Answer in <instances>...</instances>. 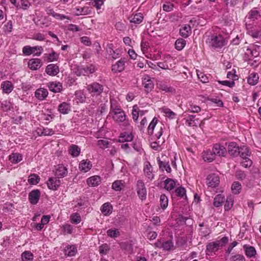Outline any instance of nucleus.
I'll list each match as a JSON object with an SVG mask.
<instances>
[{"label":"nucleus","mask_w":261,"mask_h":261,"mask_svg":"<svg viewBox=\"0 0 261 261\" xmlns=\"http://www.w3.org/2000/svg\"><path fill=\"white\" fill-rule=\"evenodd\" d=\"M228 241V238L224 237L219 240L207 244L205 251L206 255H212L215 254L218 250L224 246L227 243Z\"/></svg>","instance_id":"1"},{"label":"nucleus","mask_w":261,"mask_h":261,"mask_svg":"<svg viewBox=\"0 0 261 261\" xmlns=\"http://www.w3.org/2000/svg\"><path fill=\"white\" fill-rule=\"evenodd\" d=\"M225 41L223 36L220 34L209 35L206 40V43L214 48H221L225 45Z\"/></svg>","instance_id":"2"},{"label":"nucleus","mask_w":261,"mask_h":261,"mask_svg":"<svg viewBox=\"0 0 261 261\" xmlns=\"http://www.w3.org/2000/svg\"><path fill=\"white\" fill-rule=\"evenodd\" d=\"M247 33L253 38H258L261 37V27L258 24L250 22L246 23Z\"/></svg>","instance_id":"3"},{"label":"nucleus","mask_w":261,"mask_h":261,"mask_svg":"<svg viewBox=\"0 0 261 261\" xmlns=\"http://www.w3.org/2000/svg\"><path fill=\"white\" fill-rule=\"evenodd\" d=\"M109 116L117 123L123 122L125 126L129 125L128 121L126 120L125 113L121 109L114 112H110Z\"/></svg>","instance_id":"4"},{"label":"nucleus","mask_w":261,"mask_h":261,"mask_svg":"<svg viewBox=\"0 0 261 261\" xmlns=\"http://www.w3.org/2000/svg\"><path fill=\"white\" fill-rule=\"evenodd\" d=\"M86 88L92 96L99 95L103 90V86L96 82L88 85Z\"/></svg>","instance_id":"5"},{"label":"nucleus","mask_w":261,"mask_h":261,"mask_svg":"<svg viewBox=\"0 0 261 261\" xmlns=\"http://www.w3.org/2000/svg\"><path fill=\"white\" fill-rule=\"evenodd\" d=\"M43 51L42 46H36L31 47L29 45L25 46L22 48L23 54L25 55L29 56L34 54L35 56H39Z\"/></svg>","instance_id":"6"},{"label":"nucleus","mask_w":261,"mask_h":261,"mask_svg":"<svg viewBox=\"0 0 261 261\" xmlns=\"http://www.w3.org/2000/svg\"><path fill=\"white\" fill-rule=\"evenodd\" d=\"M261 20V16L256 9H253L248 13L246 17V23L248 22L258 24V21Z\"/></svg>","instance_id":"7"},{"label":"nucleus","mask_w":261,"mask_h":261,"mask_svg":"<svg viewBox=\"0 0 261 261\" xmlns=\"http://www.w3.org/2000/svg\"><path fill=\"white\" fill-rule=\"evenodd\" d=\"M136 191L138 196L141 200L145 199L146 198L147 191L144 182L141 179H139L136 183Z\"/></svg>","instance_id":"8"},{"label":"nucleus","mask_w":261,"mask_h":261,"mask_svg":"<svg viewBox=\"0 0 261 261\" xmlns=\"http://www.w3.org/2000/svg\"><path fill=\"white\" fill-rule=\"evenodd\" d=\"M212 150L216 156H225L227 154V150L225 147L219 143L215 144L213 145Z\"/></svg>","instance_id":"9"},{"label":"nucleus","mask_w":261,"mask_h":261,"mask_svg":"<svg viewBox=\"0 0 261 261\" xmlns=\"http://www.w3.org/2000/svg\"><path fill=\"white\" fill-rule=\"evenodd\" d=\"M143 172L145 177L149 180H152L154 178V175L153 172L152 167L149 162L144 163Z\"/></svg>","instance_id":"10"},{"label":"nucleus","mask_w":261,"mask_h":261,"mask_svg":"<svg viewBox=\"0 0 261 261\" xmlns=\"http://www.w3.org/2000/svg\"><path fill=\"white\" fill-rule=\"evenodd\" d=\"M126 62L125 58H121L112 66V71L114 73L120 72L125 68V64Z\"/></svg>","instance_id":"11"},{"label":"nucleus","mask_w":261,"mask_h":261,"mask_svg":"<svg viewBox=\"0 0 261 261\" xmlns=\"http://www.w3.org/2000/svg\"><path fill=\"white\" fill-rule=\"evenodd\" d=\"M54 172L58 178H63L67 174L68 170L64 165L59 164L55 166Z\"/></svg>","instance_id":"12"},{"label":"nucleus","mask_w":261,"mask_h":261,"mask_svg":"<svg viewBox=\"0 0 261 261\" xmlns=\"http://www.w3.org/2000/svg\"><path fill=\"white\" fill-rule=\"evenodd\" d=\"M260 48V46L254 44L251 45L247 49L246 54L250 56L251 57H257L259 55V51Z\"/></svg>","instance_id":"13"},{"label":"nucleus","mask_w":261,"mask_h":261,"mask_svg":"<svg viewBox=\"0 0 261 261\" xmlns=\"http://www.w3.org/2000/svg\"><path fill=\"white\" fill-rule=\"evenodd\" d=\"M42 65L40 59L35 58L30 59L28 63V67L32 70H36L39 69Z\"/></svg>","instance_id":"14"},{"label":"nucleus","mask_w":261,"mask_h":261,"mask_svg":"<svg viewBox=\"0 0 261 261\" xmlns=\"http://www.w3.org/2000/svg\"><path fill=\"white\" fill-rule=\"evenodd\" d=\"M61 181L57 177H50L47 181L48 188L52 190H56L60 186Z\"/></svg>","instance_id":"15"},{"label":"nucleus","mask_w":261,"mask_h":261,"mask_svg":"<svg viewBox=\"0 0 261 261\" xmlns=\"http://www.w3.org/2000/svg\"><path fill=\"white\" fill-rule=\"evenodd\" d=\"M142 84L144 86L145 90L149 92L152 90L153 88L154 84L151 79L148 75H145L142 80Z\"/></svg>","instance_id":"16"},{"label":"nucleus","mask_w":261,"mask_h":261,"mask_svg":"<svg viewBox=\"0 0 261 261\" xmlns=\"http://www.w3.org/2000/svg\"><path fill=\"white\" fill-rule=\"evenodd\" d=\"M60 71L59 66L56 64H50L48 65L45 68L46 73L50 76H55Z\"/></svg>","instance_id":"17"},{"label":"nucleus","mask_w":261,"mask_h":261,"mask_svg":"<svg viewBox=\"0 0 261 261\" xmlns=\"http://www.w3.org/2000/svg\"><path fill=\"white\" fill-rule=\"evenodd\" d=\"M92 167L91 161L88 160H83L79 164V169L83 172H87L89 171Z\"/></svg>","instance_id":"18"},{"label":"nucleus","mask_w":261,"mask_h":261,"mask_svg":"<svg viewBox=\"0 0 261 261\" xmlns=\"http://www.w3.org/2000/svg\"><path fill=\"white\" fill-rule=\"evenodd\" d=\"M101 178L100 176L94 175L87 179V184L89 187L98 186L101 182Z\"/></svg>","instance_id":"19"},{"label":"nucleus","mask_w":261,"mask_h":261,"mask_svg":"<svg viewBox=\"0 0 261 261\" xmlns=\"http://www.w3.org/2000/svg\"><path fill=\"white\" fill-rule=\"evenodd\" d=\"M219 184V178L215 174H210L207 177V185L209 187H216Z\"/></svg>","instance_id":"20"},{"label":"nucleus","mask_w":261,"mask_h":261,"mask_svg":"<svg viewBox=\"0 0 261 261\" xmlns=\"http://www.w3.org/2000/svg\"><path fill=\"white\" fill-rule=\"evenodd\" d=\"M40 192L38 190L31 191L29 195V199L31 204H36L40 198Z\"/></svg>","instance_id":"21"},{"label":"nucleus","mask_w":261,"mask_h":261,"mask_svg":"<svg viewBox=\"0 0 261 261\" xmlns=\"http://www.w3.org/2000/svg\"><path fill=\"white\" fill-rule=\"evenodd\" d=\"M202 158L205 162H212L215 159L216 156L212 150L206 149L202 152Z\"/></svg>","instance_id":"22"},{"label":"nucleus","mask_w":261,"mask_h":261,"mask_svg":"<svg viewBox=\"0 0 261 261\" xmlns=\"http://www.w3.org/2000/svg\"><path fill=\"white\" fill-rule=\"evenodd\" d=\"M186 124L189 126H197L199 124L198 118L195 115H188L186 118Z\"/></svg>","instance_id":"23"},{"label":"nucleus","mask_w":261,"mask_h":261,"mask_svg":"<svg viewBox=\"0 0 261 261\" xmlns=\"http://www.w3.org/2000/svg\"><path fill=\"white\" fill-rule=\"evenodd\" d=\"M107 51L112 56V57L114 59H117L119 57L120 55V50L119 49H113V44L112 43H110L108 44L107 47Z\"/></svg>","instance_id":"24"},{"label":"nucleus","mask_w":261,"mask_h":261,"mask_svg":"<svg viewBox=\"0 0 261 261\" xmlns=\"http://www.w3.org/2000/svg\"><path fill=\"white\" fill-rule=\"evenodd\" d=\"M48 94L46 89L40 88L37 89L35 92V97L39 100L45 99Z\"/></svg>","instance_id":"25"},{"label":"nucleus","mask_w":261,"mask_h":261,"mask_svg":"<svg viewBox=\"0 0 261 261\" xmlns=\"http://www.w3.org/2000/svg\"><path fill=\"white\" fill-rule=\"evenodd\" d=\"M1 87L3 90V93L6 94H9L14 89V86L13 84L10 81H8L3 82L1 84Z\"/></svg>","instance_id":"26"},{"label":"nucleus","mask_w":261,"mask_h":261,"mask_svg":"<svg viewBox=\"0 0 261 261\" xmlns=\"http://www.w3.org/2000/svg\"><path fill=\"white\" fill-rule=\"evenodd\" d=\"M65 254L68 256H73L77 252L76 245H68L64 248Z\"/></svg>","instance_id":"27"},{"label":"nucleus","mask_w":261,"mask_h":261,"mask_svg":"<svg viewBox=\"0 0 261 261\" xmlns=\"http://www.w3.org/2000/svg\"><path fill=\"white\" fill-rule=\"evenodd\" d=\"M259 81V75L257 73L252 72L249 73L247 77L248 83L251 86L256 85Z\"/></svg>","instance_id":"28"},{"label":"nucleus","mask_w":261,"mask_h":261,"mask_svg":"<svg viewBox=\"0 0 261 261\" xmlns=\"http://www.w3.org/2000/svg\"><path fill=\"white\" fill-rule=\"evenodd\" d=\"M228 151L232 156H237L239 154V147L234 142H231L228 146Z\"/></svg>","instance_id":"29"},{"label":"nucleus","mask_w":261,"mask_h":261,"mask_svg":"<svg viewBox=\"0 0 261 261\" xmlns=\"http://www.w3.org/2000/svg\"><path fill=\"white\" fill-rule=\"evenodd\" d=\"M158 86L160 90L166 93H173L175 92V89L173 87L169 86L163 82L158 84Z\"/></svg>","instance_id":"30"},{"label":"nucleus","mask_w":261,"mask_h":261,"mask_svg":"<svg viewBox=\"0 0 261 261\" xmlns=\"http://www.w3.org/2000/svg\"><path fill=\"white\" fill-rule=\"evenodd\" d=\"M48 88L51 91L55 93L60 92L62 89V84L60 82H53L49 83Z\"/></svg>","instance_id":"31"},{"label":"nucleus","mask_w":261,"mask_h":261,"mask_svg":"<svg viewBox=\"0 0 261 261\" xmlns=\"http://www.w3.org/2000/svg\"><path fill=\"white\" fill-rule=\"evenodd\" d=\"M133 135L131 133L124 132L120 134L119 138V142H130L133 140Z\"/></svg>","instance_id":"32"},{"label":"nucleus","mask_w":261,"mask_h":261,"mask_svg":"<svg viewBox=\"0 0 261 261\" xmlns=\"http://www.w3.org/2000/svg\"><path fill=\"white\" fill-rule=\"evenodd\" d=\"M243 248L244 249L245 254L248 257L250 258L255 256L256 254V250L253 247L245 245L243 246Z\"/></svg>","instance_id":"33"},{"label":"nucleus","mask_w":261,"mask_h":261,"mask_svg":"<svg viewBox=\"0 0 261 261\" xmlns=\"http://www.w3.org/2000/svg\"><path fill=\"white\" fill-rule=\"evenodd\" d=\"M9 160L12 164H17L22 160V155L19 153H12L9 155Z\"/></svg>","instance_id":"34"},{"label":"nucleus","mask_w":261,"mask_h":261,"mask_svg":"<svg viewBox=\"0 0 261 261\" xmlns=\"http://www.w3.org/2000/svg\"><path fill=\"white\" fill-rule=\"evenodd\" d=\"M59 111L63 114H68L71 110V107L69 103L65 102L61 103L58 107Z\"/></svg>","instance_id":"35"},{"label":"nucleus","mask_w":261,"mask_h":261,"mask_svg":"<svg viewBox=\"0 0 261 261\" xmlns=\"http://www.w3.org/2000/svg\"><path fill=\"white\" fill-rule=\"evenodd\" d=\"M125 182L122 180H117L112 184V189L116 191H120L124 189Z\"/></svg>","instance_id":"36"},{"label":"nucleus","mask_w":261,"mask_h":261,"mask_svg":"<svg viewBox=\"0 0 261 261\" xmlns=\"http://www.w3.org/2000/svg\"><path fill=\"white\" fill-rule=\"evenodd\" d=\"M113 207L112 205L109 203L107 202L104 203L101 207V211L102 214H103L105 216L110 215L112 212Z\"/></svg>","instance_id":"37"},{"label":"nucleus","mask_w":261,"mask_h":261,"mask_svg":"<svg viewBox=\"0 0 261 261\" xmlns=\"http://www.w3.org/2000/svg\"><path fill=\"white\" fill-rule=\"evenodd\" d=\"M81 152V148L76 145L72 144L69 148V153L72 157L78 156Z\"/></svg>","instance_id":"38"},{"label":"nucleus","mask_w":261,"mask_h":261,"mask_svg":"<svg viewBox=\"0 0 261 261\" xmlns=\"http://www.w3.org/2000/svg\"><path fill=\"white\" fill-rule=\"evenodd\" d=\"M179 33L183 37H188L191 33V27L189 25L182 26L180 29Z\"/></svg>","instance_id":"39"},{"label":"nucleus","mask_w":261,"mask_h":261,"mask_svg":"<svg viewBox=\"0 0 261 261\" xmlns=\"http://www.w3.org/2000/svg\"><path fill=\"white\" fill-rule=\"evenodd\" d=\"M143 20V15L141 13H138L130 17V22L135 24H140Z\"/></svg>","instance_id":"40"},{"label":"nucleus","mask_w":261,"mask_h":261,"mask_svg":"<svg viewBox=\"0 0 261 261\" xmlns=\"http://www.w3.org/2000/svg\"><path fill=\"white\" fill-rule=\"evenodd\" d=\"M45 58L47 60L48 62H51L55 61H57L59 54L57 53L54 50H52L51 53L48 54H45L44 55Z\"/></svg>","instance_id":"41"},{"label":"nucleus","mask_w":261,"mask_h":261,"mask_svg":"<svg viewBox=\"0 0 261 261\" xmlns=\"http://www.w3.org/2000/svg\"><path fill=\"white\" fill-rule=\"evenodd\" d=\"M161 111L164 114V115L166 117H168L171 119H174L176 115V114L172 111L170 109L165 107L161 108Z\"/></svg>","instance_id":"42"},{"label":"nucleus","mask_w":261,"mask_h":261,"mask_svg":"<svg viewBox=\"0 0 261 261\" xmlns=\"http://www.w3.org/2000/svg\"><path fill=\"white\" fill-rule=\"evenodd\" d=\"M225 200V197L221 194H218L216 196L214 199V205L216 207H219L222 205Z\"/></svg>","instance_id":"43"},{"label":"nucleus","mask_w":261,"mask_h":261,"mask_svg":"<svg viewBox=\"0 0 261 261\" xmlns=\"http://www.w3.org/2000/svg\"><path fill=\"white\" fill-rule=\"evenodd\" d=\"M250 154L249 149L247 146H243L239 147V154L242 159L248 158Z\"/></svg>","instance_id":"44"},{"label":"nucleus","mask_w":261,"mask_h":261,"mask_svg":"<svg viewBox=\"0 0 261 261\" xmlns=\"http://www.w3.org/2000/svg\"><path fill=\"white\" fill-rule=\"evenodd\" d=\"M21 257L22 261H32L34 255L30 251H25L22 253Z\"/></svg>","instance_id":"45"},{"label":"nucleus","mask_w":261,"mask_h":261,"mask_svg":"<svg viewBox=\"0 0 261 261\" xmlns=\"http://www.w3.org/2000/svg\"><path fill=\"white\" fill-rule=\"evenodd\" d=\"M175 186V181L170 178H168L164 181L165 189L168 191L173 189Z\"/></svg>","instance_id":"46"},{"label":"nucleus","mask_w":261,"mask_h":261,"mask_svg":"<svg viewBox=\"0 0 261 261\" xmlns=\"http://www.w3.org/2000/svg\"><path fill=\"white\" fill-rule=\"evenodd\" d=\"M242 190V185L239 181H234L231 186L232 192L234 194H239Z\"/></svg>","instance_id":"47"},{"label":"nucleus","mask_w":261,"mask_h":261,"mask_svg":"<svg viewBox=\"0 0 261 261\" xmlns=\"http://www.w3.org/2000/svg\"><path fill=\"white\" fill-rule=\"evenodd\" d=\"M75 100H76L77 102L83 103L85 101L86 97L82 91L80 90L76 91L75 92Z\"/></svg>","instance_id":"48"},{"label":"nucleus","mask_w":261,"mask_h":261,"mask_svg":"<svg viewBox=\"0 0 261 261\" xmlns=\"http://www.w3.org/2000/svg\"><path fill=\"white\" fill-rule=\"evenodd\" d=\"M186 44V41L182 38L178 39L175 43V48L178 50H182Z\"/></svg>","instance_id":"49"},{"label":"nucleus","mask_w":261,"mask_h":261,"mask_svg":"<svg viewBox=\"0 0 261 261\" xmlns=\"http://www.w3.org/2000/svg\"><path fill=\"white\" fill-rule=\"evenodd\" d=\"M197 74L198 79L200 80V81L203 83H206L208 82L209 79L210 77V75H207L206 74L202 72L197 71Z\"/></svg>","instance_id":"50"},{"label":"nucleus","mask_w":261,"mask_h":261,"mask_svg":"<svg viewBox=\"0 0 261 261\" xmlns=\"http://www.w3.org/2000/svg\"><path fill=\"white\" fill-rule=\"evenodd\" d=\"M160 205L163 210H165L168 206V199L165 194H162L160 199Z\"/></svg>","instance_id":"51"},{"label":"nucleus","mask_w":261,"mask_h":261,"mask_svg":"<svg viewBox=\"0 0 261 261\" xmlns=\"http://www.w3.org/2000/svg\"><path fill=\"white\" fill-rule=\"evenodd\" d=\"M50 23V21L48 18L44 17L40 19L37 22V24L41 28H44L48 27Z\"/></svg>","instance_id":"52"},{"label":"nucleus","mask_w":261,"mask_h":261,"mask_svg":"<svg viewBox=\"0 0 261 261\" xmlns=\"http://www.w3.org/2000/svg\"><path fill=\"white\" fill-rule=\"evenodd\" d=\"M157 118L154 117L148 127V133L149 135H151L153 134V130L157 124Z\"/></svg>","instance_id":"53"},{"label":"nucleus","mask_w":261,"mask_h":261,"mask_svg":"<svg viewBox=\"0 0 261 261\" xmlns=\"http://www.w3.org/2000/svg\"><path fill=\"white\" fill-rule=\"evenodd\" d=\"M110 249V248L109 245L107 244H103L99 247V253L102 255H106L108 253Z\"/></svg>","instance_id":"54"},{"label":"nucleus","mask_w":261,"mask_h":261,"mask_svg":"<svg viewBox=\"0 0 261 261\" xmlns=\"http://www.w3.org/2000/svg\"><path fill=\"white\" fill-rule=\"evenodd\" d=\"M121 248L124 250L126 253L129 254L133 251V246L129 243L124 242L120 244Z\"/></svg>","instance_id":"55"},{"label":"nucleus","mask_w":261,"mask_h":261,"mask_svg":"<svg viewBox=\"0 0 261 261\" xmlns=\"http://www.w3.org/2000/svg\"><path fill=\"white\" fill-rule=\"evenodd\" d=\"M1 108L4 111L7 112L13 108V104L10 101H4L2 103Z\"/></svg>","instance_id":"56"},{"label":"nucleus","mask_w":261,"mask_h":261,"mask_svg":"<svg viewBox=\"0 0 261 261\" xmlns=\"http://www.w3.org/2000/svg\"><path fill=\"white\" fill-rule=\"evenodd\" d=\"M40 180V178L39 176L36 174H31L28 179V181L30 184L32 185H36L37 184Z\"/></svg>","instance_id":"57"},{"label":"nucleus","mask_w":261,"mask_h":261,"mask_svg":"<svg viewBox=\"0 0 261 261\" xmlns=\"http://www.w3.org/2000/svg\"><path fill=\"white\" fill-rule=\"evenodd\" d=\"M97 144L99 148L104 149L109 147L110 142L106 140H99Z\"/></svg>","instance_id":"58"},{"label":"nucleus","mask_w":261,"mask_h":261,"mask_svg":"<svg viewBox=\"0 0 261 261\" xmlns=\"http://www.w3.org/2000/svg\"><path fill=\"white\" fill-rule=\"evenodd\" d=\"M111 108L110 112H114L121 109L120 106L118 105L117 101L114 99H111Z\"/></svg>","instance_id":"59"},{"label":"nucleus","mask_w":261,"mask_h":261,"mask_svg":"<svg viewBox=\"0 0 261 261\" xmlns=\"http://www.w3.org/2000/svg\"><path fill=\"white\" fill-rule=\"evenodd\" d=\"M159 166L160 168H161L163 170H165L168 173H170L171 171V169L169 163H166L164 162L161 161L159 163Z\"/></svg>","instance_id":"60"},{"label":"nucleus","mask_w":261,"mask_h":261,"mask_svg":"<svg viewBox=\"0 0 261 261\" xmlns=\"http://www.w3.org/2000/svg\"><path fill=\"white\" fill-rule=\"evenodd\" d=\"M175 193L178 196L181 198L186 197V191L183 187H179L176 189Z\"/></svg>","instance_id":"61"},{"label":"nucleus","mask_w":261,"mask_h":261,"mask_svg":"<svg viewBox=\"0 0 261 261\" xmlns=\"http://www.w3.org/2000/svg\"><path fill=\"white\" fill-rule=\"evenodd\" d=\"M107 235L111 238H117L119 234V231L116 229H109L107 231Z\"/></svg>","instance_id":"62"},{"label":"nucleus","mask_w":261,"mask_h":261,"mask_svg":"<svg viewBox=\"0 0 261 261\" xmlns=\"http://www.w3.org/2000/svg\"><path fill=\"white\" fill-rule=\"evenodd\" d=\"M158 66L163 69H170L174 67V64H170L168 65L164 61L163 62H158Z\"/></svg>","instance_id":"63"},{"label":"nucleus","mask_w":261,"mask_h":261,"mask_svg":"<svg viewBox=\"0 0 261 261\" xmlns=\"http://www.w3.org/2000/svg\"><path fill=\"white\" fill-rule=\"evenodd\" d=\"M132 115L133 120L137 121L139 116V107L137 105L134 106L133 108Z\"/></svg>","instance_id":"64"}]
</instances>
